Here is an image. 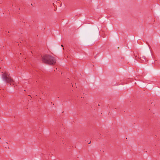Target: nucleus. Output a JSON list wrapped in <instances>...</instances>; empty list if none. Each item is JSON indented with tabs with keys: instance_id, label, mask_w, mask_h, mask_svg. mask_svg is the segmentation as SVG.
I'll return each mask as SVG.
<instances>
[{
	"instance_id": "obj_1",
	"label": "nucleus",
	"mask_w": 160,
	"mask_h": 160,
	"mask_svg": "<svg viewBox=\"0 0 160 160\" xmlns=\"http://www.w3.org/2000/svg\"><path fill=\"white\" fill-rule=\"evenodd\" d=\"M42 62L49 65H53L56 62L55 58L48 55H45L42 58Z\"/></svg>"
},
{
	"instance_id": "obj_2",
	"label": "nucleus",
	"mask_w": 160,
	"mask_h": 160,
	"mask_svg": "<svg viewBox=\"0 0 160 160\" xmlns=\"http://www.w3.org/2000/svg\"><path fill=\"white\" fill-rule=\"evenodd\" d=\"M2 78L3 80L7 83L10 84H13L14 81L12 78L7 72H5L2 75Z\"/></svg>"
},
{
	"instance_id": "obj_3",
	"label": "nucleus",
	"mask_w": 160,
	"mask_h": 160,
	"mask_svg": "<svg viewBox=\"0 0 160 160\" xmlns=\"http://www.w3.org/2000/svg\"><path fill=\"white\" fill-rule=\"evenodd\" d=\"M98 106H101V105H100V104H98Z\"/></svg>"
},
{
	"instance_id": "obj_4",
	"label": "nucleus",
	"mask_w": 160,
	"mask_h": 160,
	"mask_svg": "<svg viewBox=\"0 0 160 160\" xmlns=\"http://www.w3.org/2000/svg\"><path fill=\"white\" fill-rule=\"evenodd\" d=\"M91 143V141H90V142L88 143V144H90Z\"/></svg>"
},
{
	"instance_id": "obj_5",
	"label": "nucleus",
	"mask_w": 160,
	"mask_h": 160,
	"mask_svg": "<svg viewBox=\"0 0 160 160\" xmlns=\"http://www.w3.org/2000/svg\"><path fill=\"white\" fill-rule=\"evenodd\" d=\"M61 46H62V47H63V45H61Z\"/></svg>"
},
{
	"instance_id": "obj_6",
	"label": "nucleus",
	"mask_w": 160,
	"mask_h": 160,
	"mask_svg": "<svg viewBox=\"0 0 160 160\" xmlns=\"http://www.w3.org/2000/svg\"><path fill=\"white\" fill-rule=\"evenodd\" d=\"M143 57V58H144V59H145V57Z\"/></svg>"
}]
</instances>
